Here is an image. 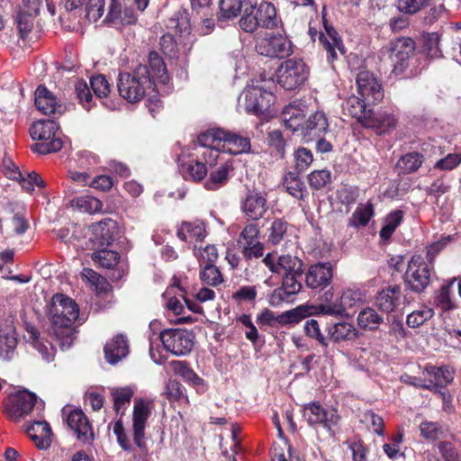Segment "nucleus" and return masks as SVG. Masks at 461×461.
Returning <instances> with one entry per match:
<instances>
[{"label":"nucleus","mask_w":461,"mask_h":461,"mask_svg":"<svg viewBox=\"0 0 461 461\" xmlns=\"http://www.w3.org/2000/svg\"><path fill=\"white\" fill-rule=\"evenodd\" d=\"M279 23L276 8L270 3H261L258 6L253 5L250 2L245 3L243 14L239 21L240 29L250 33L258 27L276 28Z\"/></svg>","instance_id":"obj_4"},{"label":"nucleus","mask_w":461,"mask_h":461,"mask_svg":"<svg viewBox=\"0 0 461 461\" xmlns=\"http://www.w3.org/2000/svg\"><path fill=\"white\" fill-rule=\"evenodd\" d=\"M274 95L261 86L249 85L238 99V109L248 113L260 114L274 103Z\"/></svg>","instance_id":"obj_7"},{"label":"nucleus","mask_w":461,"mask_h":461,"mask_svg":"<svg viewBox=\"0 0 461 461\" xmlns=\"http://www.w3.org/2000/svg\"><path fill=\"white\" fill-rule=\"evenodd\" d=\"M423 163V156L419 152H410L402 156L397 162V168L402 174L417 171Z\"/></svg>","instance_id":"obj_46"},{"label":"nucleus","mask_w":461,"mask_h":461,"mask_svg":"<svg viewBox=\"0 0 461 461\" xmlns=\"http://www.w3.org/2000/svg\"><path fill=\"white\" fill-rule=\"evenodd\" d=\"M175 371L177 375L183 377V379L194 385H201L203 384V380L199 377L193 369H191L185 362L176 361L175 362Z\"/></svg>","instance_id":"obj_57"},{"label":"nucleus","mask_w":461,"mask_h":461,"mask_svg":"<svg viewBox=\"0 0 461 461\" xmlns=\"http://www.w3.org/2000/svg\"><path fill=\"white\" fill-rule=\"evenodd\" d=\"M179 168L183 177L187 180L201 181L207 175L205 164L194 153H184L179 158Z\"/></svg>","instance_id":"obj_29"},{"label":"nucleus","mask_w":461,"mask_h":461,"mask_svg":"<svg viewBox=\"0 0 461 461\" xmlns=\"http://www.w3.org/2000/svg\"><path fill=\"white\" fill-rule=\"evenodd\" d=\"M432 267L420 255L413 256L408 262L404 282L415 293L423 292L430 283Z\"/></svg>","instance_id":"obj_11"},{"label":"nucleus","mask_w":461,"mask_h":461,"mask_svg":"<svg viewBox=\"0 0 461 461\" xmlns=\"http://www.w3.org/2000/svg\"><path fill=\"white\" fill-rule=\"evenodd\" d=\"M136 21V16L133 9L125 6L119 0H111L108 12L103 23L112 24L115 27H122L128 24H132Z\"/></svg>","instance_id":"obj_25"},{"label":"nucleus","mask_w":461,"mask_h":461,"mask_svg":"<svg viewBox=\"0 0 461 461\" xmlns=\"http://www.w3.org/2000/svg\"><path fill=\"white\" fill-rule=\"evenodd\" d=\"M29 437L40 449H46L51 442V429L45 420L33 421L26 429Z\"/></svg>","instance_id":"obj_36"},{"label":"nucleus","mask_w":461,"mask_h":461,"mask_svg":"<svg viewBox=\"0 0 461 461\" xmlns=\"http://www.w3.org/2000/svg\"><path fill=\"white\" fill-rule=\"evenodd\" d=\"M177 236L188 243L201 242L206 236L205 226L201 221H184L177 230Z\"/></svg>","instance_id":"obj_39"},{"label":"nucleus","mask_w":461,"mask_h":461,"mask_svg":"<svg viewBox=\"0 0 461 461\" xmlns=\"http://www.w3.org/2000/svg\"><path fill=\"white\" fill-rule=\"evenodd\" d=\"M256 50L262 56L283 59L292 54L293 48L285 35L266 33L257 40Z\"/></svg>","instance_id":"obj_13"},{"label":"nucleus","mask_w":461,"mask_h":461,"mask_svg":"<svg viewBox=\"0 0 461 461\" xmlns=\"http://www.w3.org/2000/svg\"><path fill=\"white\" fill-rule=\"evenodd\" d=\"M415 42L411 38L401 37L392 41L388 47L383 49L384 55L387 54L395 75H402L409 68L413 57Z\"/></svg>","instance_id":"obj_9"},{"label":"nucleus","mask_w":461,"mask_h":461,"mask_svg":"<svg viewBox=\"0 0 461 461\" xmlns=\"http://www.w3.org/2000/svg\"><path fill=\"white\" fill-rule=\"evenodd\" d=\"M429 461H460L459 456L450 442H440L438 450Z\"/></svg>","instance_id":"obj_53"},{"label":"nucleus","mask_w":461,"mask_h":461,"mask_svg":"<svg viewBox=\"0 0 461 461\" xmlns=\"http://www.w3.org/2000/svg\"><path fill=\"white\" fill-rule=\"evenodd\" d=\"M434 314L435 311L433 308L422 305L407 315L406 323L410 328H419L430 320Z\"/></svg>","instance_id":"obj_48"},{"label":"nucleus","mask_w":461,"mask_h":461,"mask_svg":"<svg viewBox=\"0 0 461 461\" xmlns=\"http://www.w3.org/2000/svg\"><path fill=\"white\" fill-rule=\"evenodd\" d=\"M332 276L333 269L330 263H317L309 267L305 282L308 287L321 291L330 284Z\"/></svg>","instance_id":"obj_26"},{"label":"nucleus","mask_w":461,"mask_h":461,"mask_svg":"<svg viewBox=\"0 0 461 461\" xmlns=\"http://www.w3.org/2000/svg\"><path fill=\"white\" fill-rule=\"evenodd\" d=\"M129 346L127 339L122 335H117L104 346V355L107 362L116 364L127 356Z\"/></svg>","instance_id":"obj_38"},{"label":"nucleus","mask_w":461,"mask_h":461,"mask_svg":"<svg viewBox=\"0 0 461 461\" xmlns=\"http://www.w3.org/2000/svg\"><path fill=\"white\" fill-rule=\"evenodd\" d=\"M202 133L198 136L197 141L194 144V155L197 156L205 166H212L216 163L219 153L221 151V146L219 140L208 141L205 143L201 140Z\"/></svg>","instance_id":"obj_32"},{"label":"nucleus","mask_w":461,"mask_h":461,"mask_svg":"<svg viewBox=\"0 0 461 461\" xmlns=\"http://www.w3.org/2000/svg\"><path fill=\"white\" fill-rule=\"evenodd\" d=\"M81 276L82 278L88 282L91 287L95 288L97 293H101L106 290V280L93 269L84 268L81 272Z\"/></svg>","instance_id":"obj_58"},{"label":"nucleus","mask_w":461,"mask_h":461,"mask_svg":"<svg viewBox=\"0 0 461 461\" xmlns=\"http://www.w3.org/2000/svg\"><path fill=\"white\" fill-rule=\"evenodd\" d=\"M4 173L9 179L19 182L22 188L26 192H32L35 187L42 188L43 180L34 171L22 172L19 167L11 160L4 159Z\"/></svg>","instance_id":"obj_18"},{"label":"nucleus","mask_w":461,"mask_h":461,"mask_svg":"<svg viewBox=\"0 0 461 461\" xmlns=\"http://www.w3.org/2000/svg\"><path fill=\"white\" fill-rule=\"evenodd\" d=\"M109 248L110 247L93 249V261L104 268L114 267L118 264L120 259L119 253Z\"/></svg>","instance_id":"obj_44"},{"label":"nucleus","mask_w":461,"mask_h":461,"mask_svg":"<svg viewBox=\"0 0 461 461\" xmlns=\"http://www.w3.org/2000/svg\"><path fill=\"white\" fill-rule=\"evenodd\" d=\"M231 170L232 167L229 162L221 165L218 168L211 172L209 178L204 183L205 188L213 191L224 185L229 179Z\"/></svg>","instance_id":"obj_42"},{"label":"nucleus","mask_w":461,"mask_h":461,"mask_svg":"<svg viewBox=\"0 0 461 461\" xmlns=\"http://www.w3.org/2000/svg\"><path fill=\"white\" fill-rule=\"evenodd\" d=\"M267 144L275 156L283 158L285 154L286 141L280 130H273L267 134Z\"/></svg>","instance_id":"obj_52"},{"label":"nucleus","mask_w":461,"mask_h":461,"mask_svg":"<svg viewBox=\"0 0 461 461\" xmlns=\"http://www.w3.org/2000/svg\"><path fill=\"white\" fill-rule=\"evenodd\" d=\"M37 397L34 393L23 390L19 391L8 398L5 410L10 418L18 420L27 415L36 404Z\"/></svg>","instance_id":"obj_17"},{"label":"nucleus","mask_w":461,"mask_h":461,"mask_svg":"<svg viewBox=\"0 0 461 461\" xmlns=\"http://www.w3.org/2000/svg\"><path fill=\"white\" fill-rule=\"evenodd\" d=\"M194 256L203 262H207V264H212L218 258V250L214 245L207 244L206 246H197L194 245Z\"/></svg>","instance_id":"obj_61"},{"label":"nucleus","mask_w":461,"mask_h":461,"mask_svg":"<svg viewBox=\"0 0 461 461\" xmlns=\"http://www.w3.org/2000/svg\"><path fill=\"white\" fill-rule=\"evenodd\" d=\"M13 215L0 221V229L6 237H14L23 234L29 228L28 221L25 218V209L23 204H12Z\"/></svg>","instance_id":"obj_24"},{"label":"nucleus","mask_w":461,"mask_h":461,"mask_svg":"<svg viewBox=\"0 0 461 461\" xmlns=\"http://www.w3.org/2000/svg\"><path fill=\"white\" fill-rule=\"evenodd\" d=\"M329 335L334 342H340L357 339L358 331L352 323L341 321L329 329Z\"/></svg>","instance_id":"obj_41"},{"label":"nucleus","mask_w":461,"mask_h":461,"mask_svg":"<svg viewBox=\"0 0 461 461\" xmlns=\"http://www.w3.org/2000/svg\"><path fill=\"white\" fill-rule=\"evenodd\" d=\"M30 134L33 140H40L32 146V150L39 154L57 152L63 146L59 125L53 120H40L34 122L30 129Z\"/></svg>","instance_id":"obj_5"},{"label":"nucleus","mask_w":461,"mask_h":461,"mask_svg":"<svg viewBox=\"0 0 461 461\" xmlns=\"http://www.w3.org/2000/svg\"><path fill=\"white\" fill-rule=\"evenodd\" d=\"M151 402L136 399L132 411V436L140 453L134 456L135 461H148V448L145 443V428L151 413Z\"/></svg>","instance_id":"obj_6"},{"label":"nucleus","mask_w":461,"mask_h":461,"mask_svg":"<svg viewBox=\"0 0 461 461\" xmlns=\"http://www.w3.org/2000/svg\"><path fill=\"white\" fill-rule=\"evenodd\" d=\"M371 105L360 95H352L346 100L344 110L364 126L374 128L379 133H385L395 127L397 119L392 111L379 109L375 112Z\"/></svg>","instance_id":"obj_3"},{"label":"nucleus","mask_w":461,"mask_h":461,"mask_svg":"<svg viewBox=\"0 0 461 461\" xmlns=\"http://www.w3.org/2000/svg\"><path fill=\"white\" fill-rule=\"evenodd\" d=\"M308 113V105L304 101H294L285 105L281 113V120L285 128L300 131Z\"/></svg>","instance_id":"obj_23"},{"label":"nucleus","mask_w":461,"mask_h":461,"mask_svg":"<svg viewBox=\"0 0 461 461\" xmlns=\"http://www.w3.org/2000/svg\"><path fill=\"white\" fill-rule=\"evenodd\" d=\"M259 229L258 224L249 223L240 234L239 244L242 247L245 258H259L263 256L264 246L258 240Z\"/></svg>","instance_id":"obj_20"},{"label":"nucleus","mask_w":461,"mask_h":461,"mask_svg":"<svg viewBox=\"0 0 461 461\" xmlns=\"http://www.w3.org/2000/svg\"><path fill=\"white\" fill-rule=\"evenodd\" d=\"M176 30V38L180 44L187 46L193 42L190 23L185 16H182L177 20Z\"/></svg>","instance_id":"obj_59"},{"label":"nucleus","mask_w":461,"mask_h":461,"mask_svg":"<svg viewBox=\"0 0 461 461\" xmlns=\"http://www.w3.org/2000/svg\"><path fill=\"white\" fill-rule=\"evenodd\" d=\"M287 222L283 220H276L272 222L269 229L268 240L276 245L281 242L287 232Z\"/></svg>","instance_id":"obj_64"},{"label":"nucleus","mask_w":461,"mask_h":461,"mask_svg":"<svg viewBox=\"0 0 461 461\" xmlns=\"http://www.w3.org/2000/svg\"><path fill=\"white\" fill-rule=\"evenodd\" d=\"M284 185L286 191L294 198H303V183L294 172H288L284 177Z\"/></svg>","instance_id":"obj_56"},{"label":"nucleus","mask_w":461,"mask_h":461,"mask_svg":"<svg viewBox=\"0 0 461 461\" xmlns=\"http://www.w3.org/2000/svg\"><path fill=\"white\" fill-rule=\"evenodd\" d=\"M456 280V278H452L445 281L433 294V305L439 311L440 317H444L445 313L457 308L455 296Z\"/></svg>","instance_id":"obj_22"},{"label":"nucleus","mask_w":461,"mask_h":461,"mask_svg":"<svg viewBox=\"0 0 461 461\" xmlns=\"http://www.w3.org/2000/svg\"><path fill=\"white\" fill-rule=\"evenodd\" d=\"M427 381V389L436 391L438 387H444L450 384L454 379L455 371L450 366H427L423 372Z\"/></svg>","instance_id":"obj_31"},{"label":"nucleus","mask_w":461,"mask_h":461,"mask_svg":"<svg viewBox=\"0 0 461 461\" xmlns=\"http://www.w3.org/2000/svg\"><path fill=\"white\" fill-rule=\"evenodd\" d=\"M365 293L357 288L345 289L339 298V301L321 304L319 312L322 314L339 316L343 315L347 310L360 305L365 302Z\"/></svg>","instance_id":"obj_14"},{"label":"nucleus","mask_w":461,"mask_h":461,"mask_svg":"<svg viewBox=\"0 0 461 461\" xmlns=\"http://www.w3.org/2000/svg\"><path fill=\"white\" fill-rule=\"evenodd\" d=\"M295 168L299 172L305 171L312 163L313 157L310 149L299 148L294 153Z\"/></svg>","instance_id":"obj_62"},{"label":"nucleus","mask_w":461,"mask_h":461,"mask_svg":"<svg viewBox=\"0 0 461 461\" xmlns=\"http://www.w3.org/2000/svg\"><path fill=\"white\" fill-rule=\"evenodd\" d=\"M169 80L166 65L157 52L149 55V67L138 65L130 71L121 72L117 87L120 95L129 103H138L150 91L156 82L167 84Z\"/></svg>","instance_id":"obj_1"},{"label":"nucleus","mask_w":461,"mask_h":461,"mask_svg":"<svg viewBox=\"0 0 461 461\" xmlns=\"http://www.w3.org/2000/svg\"><path fill=\"white\" fill-rule=\"evenodd\" d=\"M243 212L252 220L260 219L267 212V198L258 192L249 193L242 202Z\"/></svg>","instance_id":"obj_33"},{"label":"nucleus","mask_w":461,"mask_h":461,"mask_svg":"<svg viewBox=\"0 0 461 461\" xmlns=\"http://www.w3.org/2000/svg\"><path fill=\"white\" fill-rule=\"evenodd\" d=\"M67 423L75 431L78 440L84 443H91L94 439V432L85 413L80 410L69 412Z\"/></svg>","instance_id":"obj_30"},{"label":"nucleus","mask_w":461,"mask_h":461,"mask_svg":"<svg viewBox=\"0 0 461 461\" xmlns=\"http://www.w3.org/2000/svg\"><path fill=\"white\" fill-rule=\"evenodd\" d=\"M420 436L430 442L440 440L446 437V431L443 427L438 423L429 420L422 421L420 426Z\"/></svg>","instance_id":"obj_47"},{"label":"nucleus","mask_w":461,"mask_h":461,"mask_svg":"<svg viewBox=\"0 0 461 461\" xmlns=\"http://www.w3.org/2000/svg\"><path fill=\"white\" fill-rule=\"evenodd\" d=\"M328 128L329 122L325 113L317 111L305 120L300 132L305 141H312L323 136Z\"/></svg>","instance_id":"obj_28"},{"label":"nucleus","mask_w":461,"mask_h":461,"mask_svg":"<svg viewBox=\"0 0 461 461\" xmlns=\"http://www.w3.org/2000/svg\"><path fill=\"white\" fill-rule=\"evenodd\" d=\"M309 69L302 59H290L281 64L277 72L279 85L286 90H294L304 84Z\"/></svg>","instance_id":"obj_10"},{"label":"nucleus","mask_w":461,"mask_h":461,"mask_svg":"<svg viewBox=\"0 0 461 461\" xmlns=\"http://www.w3.org/2000/svg\"><path fill=\"white\" fill-rule=\"evenodd\" d=\"M46 315L61 349H68L75 339L74 324L79 316L78 305L72 298L56 294L46 305Z\"/></svg>","instance_id":"obj_2"},{"label":"nucleus","mask_w":461,"mask_h":461,"mask_svg":"<svg viewBox=\"0 0 461 461\" xmlns=\"http://www.w3.org/2000/svg\"><path fill=\"white\" fill-rule=\"evenodd\" d=\"M303 417L310 425L322 424L330 432H333L339 419L336 411H326L315 402L303 407Z\"/></svg>","instance_id":"obj_21"},{"label":"nucleus","mask_w":461,"mask_h":461,"mask_svg":"<svg viewBox=\"0 0 461 461\" xmlns=\"http://www.w3.org/2000/svg\"><path fill=\"white\" fill-rule=\"evenodd\" d=\"M374 216V206L371 203H359L351 217L348 225L354 228L365 227Z\"/></svg>","instance_id":"obj_45"},{"label":"nucleus","mask_w":461,"mask_h":461,"mask_svg":"<svg viewBox=\"0 0 461 461\" xmlns=\"http://www.w3.org/2000/svg\"><path fill=\"white\" fill-rule=\"evenodd\" d=\"M263 263L275 274L285 276L302 273L301 260L291 255L278 256L276 253H268L263 258Z\"/></svg>","instance_id":"obj_19"},{"label":"nucleus","mask_w":461,"mask_h":461,"mask_svg":"<svg viewBox=\"0 0 461 461\" xmlns=\"http://www.w3.org/2000/svg\"><path fill=\"white\" fill-rule=\"evenodd\" d=\"M201 140L205 143H209V140H219L221 151L233 155L249 152L251 148L249 138L221 128H212L202 132Z\"/></svg>","instance_id":"obj_8"},{"label":"nucleus","mask_w":461,"mask_h":461,"mask_svg":"<svg viewBox=\"0 0 461 461\" xmlns=\"http://www.w3.org/2000/svg\"><path fill=\"white\" fill-rule=\"evenodd\" d=\"M249 2V0H221L220 3V13L221 17L225 19H230L236 17L242 9H244L245 3Z\"/></svg>","instance_id":"obj_54"},{"label":"nucleus","mask_w":461,"mask_h":461,"mask_svg":"<svg viewBox=\"0 0 461 461\" xmlns=\"http://www.w3.org/2000/svg\"><path fill=\"white\" fill-rule=\"evenodd\" d=\"M401 288L397 285L388 286L379 292L375 297V305L385 313L393 312L399 305Z\"/></svg>","instance_id":"obj_34"},{"label":"nucleus","mask_w":461,"mask_h":461,"mask_svg":"<svg viewBox=\"0 0 461 461\" xmlns=\"http://www.w3.org/2000/svg\"><path fill=\"white\" fill-rule=\"evenodd\" d=\"M308 180L311 187L319 190L330 183L331 175L329 170H315L308 176Z\"/></svg>","instance_id":"obj_63"},{"label":"nucleus","mask_w":461,"mask_h":461,"mask_svg":"<svg viewBox=\"0 0 461 461\" xmlns=\"http://www.w3.org/2000/svg\"><path fill=\"white\" fill-rule=\"evenodd\" d=\"M34 102L38 110L46 115H60L65 112L64 104L44 86L35 90Z\"/></svg>","instance_id":"obj_27"},{"label":"nucleus","mask_w":461,"mask_h":461,"mask_svg":"<svg viewBox=\"0 0 461 461\" xmlns=\"http://www.w3.org/2000/svg\"><path fill=\"white\" fill-rule=\"evenodd\" d=\"M325 32H320L319 40L327 50L328 61L332 62L337 59V53H343V43L338 32L331 27L325 24Z\"/></svg>","instance_id":"obj_35"},{"label":"nucleus","mask_w":461,"mask_h":461,"mask_svg":"<svg viewBox=\"0 0 461 461\" xmlns=\"http://www.w3.org/2000/svg\"><path fill=\"white\" fill-rule=\"evenodd\" d=\"M403 219V212L395 210L391 212L384 219V225L380 230V237L386 240L395 231L396 228L401 224Z\"/></svg>","instance_id":"obj_50"},{"label":"nucleus","mask_w":461,"mask_h":461,"mask_svg":"<svg viewBox=\"0 0 461 461\" xmlns=\"http://www.w3.org/2000/svg\"><path fill=\"white\" fill-rule=\"evenodd\" d=\"M31 339H32L33 348L41 354L43 360L50 362L54 358V348L49 342L41 340L36 334V331L31 332Z\"/></svg>","instance_id":"obj_60"},{"label":"nucleus","mask_w":461,"mask_h":461,"mask_svg":"<svg viewBox=\"0 0 461 461\" xmlns=\"http://www.w3.org/2000/svg\"><path fill=\"white\" fill-rule=\"evenodd\" d=\"M357 321L358 327L362 330H375L383 323L384 319L375 309L366 307L358 313Z\"/></svg>","instance_id":"obj_43"},{"label":"nucleus","mask_w":461,"mask_h":461,"mask_svg":"<svg viewBox=\"0 0 461 461\" xmlns=\"http://www.w3.org/2000/svg\"><path fill=\"white\" fill-rule=\"evenodd\" d=\"M165 349L176 356H185L191 352L194 344L192 331L184 329H167L159 333Z\"/></svg>","instance_id":"obj_12"},{"label":"nucleus","mask_w":461,"mask_h":461,"mask_svg":"<svg viewBox=\"0 0 461 461\" xmlns=\"http://www.w3.org/2000/svg\"><path fill=\"white\" fill-rule=\"evenodd\" d=\"M92 236L89 240L92 249L111 247L118 235L116 221L105 219L91 225Z\"/></svg>","instance_id":"obj_15"},{"label":"nucleus","mask_w":461,"mask_h":461,"mask_svg":"<svg viewBox=\"0 0 461 461\" xmlns=\"http://www.w3.org/2000/svg\"><path fill=\"white\" fill-rule=\"evenodd\" d=\"M316 312L317 308L315 306L303 304L278 315L276 317V321L281 325L295 324L300 322L304 318L314 314Z\"/></svg>","instance_id":"obj_40"},{"label":"nucleus","mask_w":461,"mask_h":461,"mask_svg":"<svg viewBox=\"0 0 461 461\" xmlns=\"http://www.w3.org/2000/svg\"><path fill=\"white\" fill-rule=\"evenodd\" d=\"M203 284L216 286L223 282V276L219 268L212 264H206L200 273Z\"/></svg>","instance_id":"obj_55"},{"label":"nucleus","mask_w":461,"mask_h":461,"mask_svg":"<svg viewBox=\"0 0 461 461\" xmlns=\"http://www.w3.org/2000/svg\"><path fill=\"white\" fill-rule=\"evenodd\" d=\"M358 95L367 102L375 104L384 97V91L376 77L369 71H360L357 76Z\"/></svg>","instance_id":"obj_16"},{"label":"nucleus","mask_w":461,"mask_h":461,"mask_svg":"<svg viewBox=\"0 0 461 461\" xmlns=\"http://www.w3.org/2000/svg\"><path fill=\"white\" fill-rule=\"evenodd\" d=\"M18 344L15 328L12 324L0 329V358L9 360L14 355Z\"/></svg>","instance_id":"obj_37"},{"label":"nucleus","mask_w":461,"mask_h":461,"mask_svg":"<svg viewBox=\"0 0 461 461\" xmlns=\"http://www.w3.org/2000/svg\"><path fill=\"white\" fill-rule=\"evenodd\" d=\"M113 399L114 411L123 412L126 406L130 403L131 399L133 395V391L130 387L114 388L112 391Z\"/></svg>","instance_id":"obj_51"},{"label":"nucleus","mask_w":461,"mask_h":461,"mask_svg":"<svg viewBox=\"0 0 461 461\" xmlns=\"http://www.w3.org/2000/svg\"><path fill=\"white\" fill-rule=\"evenodd\" d=\"M72 206L82 212L93 214L102 210L103 203L100 200L94 196L84 195L74 199L72 201Z\"/></svg>","instance_id":"obj_49"}]
</instances>
